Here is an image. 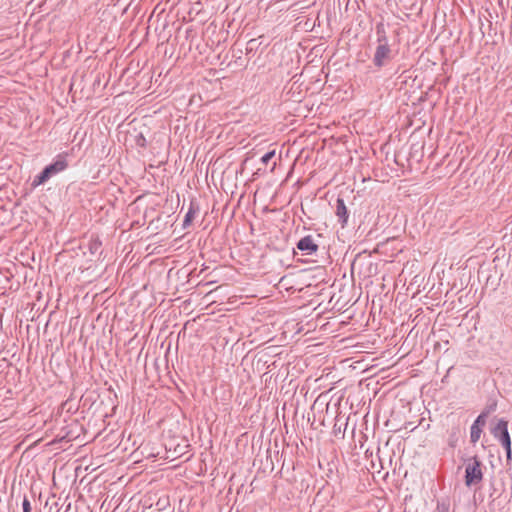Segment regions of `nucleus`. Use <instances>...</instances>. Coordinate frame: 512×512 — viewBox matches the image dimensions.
Returning <instances> with one entry per match:
<instances>
[{
	"mask_svg": "<svg viewBox=\"0 0 512 512\" xmlns=\"http://www.w3.org/2000/svg\"><path fill=\"white\" fill-rule=\"evenodd\" d=\"M377 46L372 58V63L376 69L386 66L394 57L393 50L389 45L386 28L383 22H379L375 27Z\"/></svg>",
	"mask_w": 512,
	"mask_h": 512,
	"instance_id": "f257e3e1",
	"label": "nucleus"
},
{
	"mask_svg": "<svg viewBox=\"0 0 512 512\" xmlns=\"http://www.w3.org/2000/svg\"><path fill=\"white\" fill-rule=\"evenodd\" d=\"M68 166L67 154H59L53 163L46 166L40 174L34 177L32 186L37 187L44 184L51 177L66 170Z\"/></svg>",
	"mask_w": 512,
	"mask_h": 512,
	"instance_id": "f03ea898",
	"label": "nucleus"
},
{
	"mask_svg": "<svg viewBox=\"0 0 512 512\" xmlns=\"http://www.w3.org/2000/svg\"><path fill=\"white\" fill-rule=\"evenodd\" d=\"M492 435L498 439L506 451V460L509 464L512 460L511 438L508 432V422L504 419L499 420L496 426L491 430Z\"/></svg>",
	"mask_w": 512,
	"mask_h": 512,
	"instance_id": "7ed1b4c3",
	"label": "nucleus"
},
{
	"mask_svg": "<svg viewBox=\"0 0 512 512\" xmlns=\"http://www.w3.org/2000/svg\"><path fill=\"white\" fill-rule=\"evenodd\" d=\"M481 466L482 463L476 456L468 460L465 467V484L468 487L477 485L483 480Z\"/></svg>",
	"mask_w": 512,
	"mask_h": 512,
	"instance_id": "20e7f679",
	"label": "nucleus"
},
{
	"mask_svg": "<svg viewBox=\"0 0 512 512\" xmlns=\"http://www.w3.org/2000/svg\"><path fill=\"white\" fill-rule=\"evenodd\" d=\"M485 424H486V414L482 413L476 418V420L474 421V423L471 426L470 440L473 444L478 442V440L480 439L482 429L485 426Z\"/></svg>",
	"mask_w": 512,
	"mask_h": 512,
	"instance_id": "39448f33",
	"label": "nucleus"
},
{
	"mask_svg": "<svg viewBox=\"0 0 512 512\" xmlns=\"http://www.w3.org/2000/svg\"><path fill=\"white\" fill-rule=\"evenodd\" d=\"M296 246L300 251L305 252L306 255H311L318 250V245L315 243L314 238L311 235L301 238L297 242Z\"/></svg>",
	"mask_w": 512,
	"mask_h": 512,
	"instance_id": "423d86ee",
	"label": "nucleus"
},
{
	"mask_svg": "<svg viewBox=\"0 0 512 512\" xmlns=\"http://www.w3.org/2000/svg\"><path fill=\"white\" fill-rule=\"evenodd\" d=\"M336 216L338 217V221L341 223V226L344 227L347 223L349 213L342 198H338L336 201Z\"/></svg>",
	"mask_w": 512,
	"mask_h": 512,
	"instance_id": "0eeeda50",
	"label": "nucleus"
},
{
	"mask_svg": "<svg viewBox=\"0 0 512 512\" xmlns=\"http://www.w3.org/2000/svg\"><path fill=\"white\" fill-rule=\"evenodd\" d=\"M199 212V207L191 202L188 212L186 213L183 221V228H187L193 222L196 214Z\"/></svg>",
	"mask_w": 512,
	"mask_h": 512,
	"instance_id": "6e6552de",
	"label": "nucleus"
},
{
	"mask_svg": "<svg viewBox=\"0 0 512 512\" xmlns=\"http://www.w3.org/2000/svg\"><path fill=\"white\" fill-rule=\"evenodd\" d=\"M435 512H449V504L445 502H438Z\"/></svg>",
	"mask_w": 512,
	"mask_h": 512,
	"instance_id": "1a4fd4ad",
	"label": "nucleus"
},
{
	"mask_svg": "<svg viewBox=\"0 0 512 512\" xmlns=\"http://www.w3.org/2000/svg\"><path fill=\"white\" fill-rule=\"evenodd\" d=\"M275 155V151H270V152H267L266 154H264L261 158V161L264 163V164H268V162L274 157Z\"/></svg>",
	"mask_w": 512,
	"mask_h": 512,
	"instance_id": "9d476101",
	"label": "nucleus"
},
{
	"mask_svg": "<svg viewBox=\"0 0 512 512\" xmlns=\"http://www.w3.org/2000/svg\"><path fill=\"white\" fill-rule=\"evenodd\" d=\"M136 144L140 147H145L146 145V139L145 137L142 135V134H139L137 137H136Z\"/></svg>",
	"mask_w": 512,
	"mask_h": 512,
	"instance_id": "9b49d317",
	"label": "nucleus"
},
{
	"mask_svg": "<svg viewBox=\"0 0 512 512\" xmlns=\"http://www.w3.org/2000/svg\"><path fill=\"white\" fill-rule=\"evenodd\" d=\"M23 512H31L30 501L25 497L23 500Z\"/></svg>",
	"mask_w": 512,
	"mask_h": 512,
	"instance_id": "f8f14e48",
	"label": "nucleus"
}]
</instances>
